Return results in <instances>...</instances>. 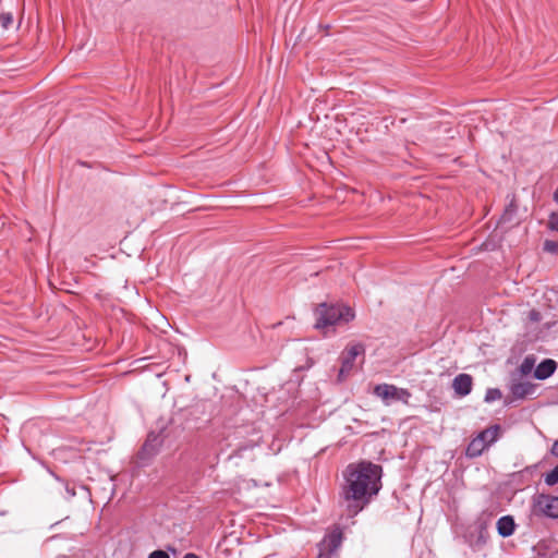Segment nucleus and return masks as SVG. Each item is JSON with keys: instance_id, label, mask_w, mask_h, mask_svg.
<instances>
[{"instance_id": "nucleus-1", "label": "nucleus", "mask_w": 558, "mask_h": 558, "mask_svg": "<svg viewBox=\"0 0 558 558\" xmlns=\"http://www.w3.org/2000/svg\"><path fill=\"white\" fill-rule=\"evenodd\" d=\"M381 474L380 465L367 461L347 466L340 497L348 517H355L378 494Z\"/></svg>"}, {"instance_id": "nucleus-2", "label": "nucleus", "mask_w": 558, "mask_h": 558, "mask_svg": "<svg viewBox=\"0 0 558 558\" xmlns=\"http://www.w3.org/2000/svg\"><path fill=\"white\" fill-rule=\"evenodd\" d=\"M315 328L326 329L331 326L347 324L354 318L353 310L344 304L322 303L315 310Z\"/></svg>"}, {"instance_id": "nucleus-3", "label": "nucleus", "mask_w": 558, "mask_h": 558, "mask_svg": "<svg viewBox=\"0 0 558 558\" xmlns=\"http://www.w3.org/2000/svg\"><path fill=\"white\" fill-rule=\"evenodd\" d=\"M500 426L493 425L480 432L468 445L465 456L469 458L480 457L489 446L499 438Z\"/></svg>"}, {"instance_id": "nucleus-4", "label": "nucleus", "mask_w": 558, "mask_h": 558, "mask_svg": "<svg viewBox=\"0 0 558 558\" xmlns=\"http://www.w3.org/2000/svg\"><path fill=\"white\" fill-rule=\"evenodd\" d=\"M374 395L383 400L386 405H390L396 401L404 404L409 403L411 392L405 388H399L390 384H379L374 388Z\"/></svg>"}, {"instance_id": "nucleus-5", "label": "nucleus", "mask_w": 558, "mask_h": 558, "mask_svg": "<svg viewBox=\"0 0 558 558\" xmlns=\"http://www.w3.org/2000/svg\"><path fill=\"white\" fill-rule=\"evenodd\" d=\"M533 512L550 519H558V497L539 494L534 498Z\"/></svg>"}, {"instance_id": "nucleus-6", "label": "nucleus", "mask_w": 558, "mask_h": 558, "mask_svg": "<svg viewBox=\"0 0 558 558\" xmlns=\"http://www.w3.org/2000/svg\"><path fill=\"white\" fill-rule=\"evenodd\" d=\"M342 539V531L340 529L332 530L322 541L317 558H332L341 546Z\"/></svg>"}, {"instance_id": "nucleus-7", "label": "nucleus", "mask_w": 558, "mask_h": 558, "mask_svg": "<svg viewBox=\"0 0 558 558\" xmlns=\"http://www.w3.org/2000/svg\"><path fill=\"white\" fill-rule=\"evenodd\" d=\"M364 345L361 343H354L347 348V351L342 355L341 367L338 375L339 380H343L351 373L355 359L364 354Z\"/></svg>"}, {"instance_id": "nucleus-8", "label": "nucleus", "mask_w": 558, "mask_h": 558, "mask_svg": "<svg viewBox=\"0 0 558 558\" xmlns=\"http://www.w3.org/2000/svg\"><path fill=\"white\" fill-rule=\"evenodd\" d=\"M535 389L536 386L530 381H512L510 385V392L515 400L534 395Z\"/></svg>"}, {"instance_id": "nucleus-9", "label": "nucleus", "mask_w": 558, "mask_h": 558, "mask_svg": "<svg viewBox=\"0 0 558 558\" xmlns=\"http://www.w3.org/2000/svg\"><path fill=\"white\" fill-rule=\"evenodd\" d=\"M473 379L469 374H459L452 381V388L460 397L468 396L472 390Z\"/></svg>"}, {"instance_id": "nucleus-10", "label": "nucleus", "mask_w": 558, "mask_h": 558, "mask_svg": "<svg viewBox=\"0 0 558 558\" xmlns=\"http://www.w3.org/2000/svg\"><path fill=\"white\" fill-rule=\"evenodd\" d=\"M557 368V363L551 359L542 361L534 371V377L544 380L550 377Z\"/></svg>"}, {"instance_id": "nucleus-11", "label": "nucleus", "mask_w": 558, "mask_h": 558, "mask_svg": "<svg viewBox=\"0 0 558 558\" xmlns=\"http://www.w3.org/2000/svg\"><path fill=\"white\" fill-rule=\"evenodd\" d=\"M515 523L512 517L504 515L497 521V531L502 537H508L513 534Z\"/></svg>"}, {"instance_id": "nucleus-12", "label": "nucleus", "mask_w": 558, "mask_h": 558, "mask_svg": "<svg viewBox=\"0 0 558 558\" xmlns=\"http://www.w3.org/2000/svg\"><path fill=\"white\" fill-rule=\"evenodd\" d=\"M160 444L161 441L159 439V436L154 433H150L145 444L143 445V451L147 452L148 454H154L157 451Z\"/></svg>"}, {"instance_id": "nucleus-13", "label": "nucleus", "mask_w": 558, "mask_h": 558, "mask_svg": "<svg viewBox=\"0 0 558 558\" xmlns=\"http://www.w3.org/2000/svg\"><path fill=\"white\" fill-rule=\"evenodd\" d=\"M502 397V393L500 391V389L498 388H489L486 390V393H485V402H494V401H497V400H500Z\"/></svg>"}, {"instance_id": "nucleus-14", "label": "nucleus", "mask_w": 558, "mask_h": 558, "mask_svg": "<svg viewBox=\"0 0 558 558\" xmlns=\"http://www.w3.org/2000/svg\"><path fill=\"white\" fill-rule=\"evenodd\" d=\"M545 483L548 486L558 484V465H556L550 472L545 475Z\"/></svg>"}, {"instance_id": "nucleus-15", "label": "nucleus", "mask_w": 558, "mask_h": 558, "mask_svg": "<svg viewBox=\"0 0 558 558\" xmlns=\"http://www.w3.org/2000/svg\"><path fill=\"white\" fill-rule=\"evenodd\" d=\"M13 24V15L11 13H1L0 14V25L2 28L8 29Z\"/></svg>"}, {"instance_id": "nucleus-16", "label": "nucleus", "mask_w": 558, "mask_h": 558, "mask_svg": "<svg viewBox=\"0 0 558 558\" xmlns=\"http://www.w3.org/2000/svg\"><path fill=\"white\" fill-rule=\"evenodd\" d=\"M544 250L546 252L557 254L558 253V242L551 241V240H546L544 242Z\"/></svg>"}, {"instance_id": "nucleus-17", "label": "nucleus", "mask_w": 558, "mask_h": 558, "mask_svg": "<svg viewBox=\"0 0 558 558\" xmlns=\"http://www.w3.org/2000/svg\"><path fill=\"white\" fill-rule=\"evenodd\" d=\"M548 227H549L551 230H554V231H558V211H557V213H553V214L549 216Z\"/></svg>"}, {"instance_id": "nucleus-18", "label": "nucleus", "mask_w": 558, "mask_h": 558, "mask_svg": "<svg viewBox=\"0 0 558 558\" xmlns=\"http://www.w3.org/2000/svg\"><path fill=\"white\" fill-rule=\"evenodd\" d=\"M148 558H170L169 555L163 550H154L149 554Z\"/></svg>"}, {"instance_id": "nucleus-19", "label": "nucleus", "mask_w": 558, "mask_h": 558, "mask_svg": "<svg viewBox=\"0 0 558 558\" xmlns=\"http://www.w3.org/2000/svg\"><path fill=\"white\" fill-rule=\"evenodd\" d=\"M550 453L556 458L558 459V439L554 441L553 446H551V449H550Z\"/></svg>"}, {"instance_id": "nucleus-20", "label": "nucleus", "mask_w": 558, "mask_h": 558, "mask_svg": "<svg viewBox=\"0 0 558 558\" xmlns=\"http://www.w3.org/2000/svg\"><path fill=\"white\" fill-rule=\"evenodd\" d=\"M527 362H529V360H527V359H525V361H524V362H523V364L521 365V369H522V372H523V373H527V372H530V369H531V367H532V364H529Z\"/></svg>"}, {"instance_id": "nucleus-21", "label": "nucleus", "mask_w": 558, "mask_h": 558, "mask_svg": "<svg viewBox=\"0 0 558 558\" xmlns=\"http://www.w3.org/2000/svg\"><path fill=\"white\" fill-rule=\"evenodd\" d=\"M183 558H199V557L193 553H189V554L184 555Z\"/></svg>"}, {"instance_id": "nucleus-22", "label": "nucleus", "mask_w": 558, "mask_h": 558, "mask_svg": "<svg viewBox=\"0 0 558 558\" xmlns=\"http://www.w3.org/2000/svg\"><path fill=\"white\" fill-rule=\"evenodd\" d=\"M554 201L558 204V189L554 192Z\"/></svg>"}]
</instances>
